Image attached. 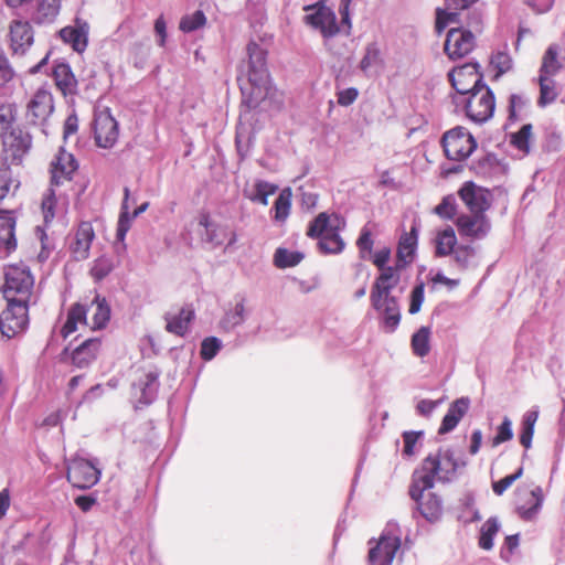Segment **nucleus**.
<instances>
[{"label":"nucleus","mask_w":565,"mask_h":565,"mask_svg":"<svg viewBox=\"0 0 565 565\" xmlns=\"http://www.w3.org/2000/svg\"><path fill=\"white\" fill-rule=\"evenodd\" d=\"M248 62L245 75L237 77L242 93V104L248 109L257 108L270 90L269 73L266 65V51L257 43L247 45Z\"/></svg>","instance_id":"f257e3e1"},{"label":"nucleus","mask_w":565,"mask_h":565,"mask_svg":"<svg viewBox=\"0 0 565 565\" xmlns=\"http://www.w3.org/2000/svg\"><path fill=\"white\" fill-rule=\"evenodd\" d=\"M345 227V220L337 213H319L307 227L306 235L318 239V249L321 254H340L345 247V242L340 233Z\"/></svg>","instance_id":"f03ea898"},{"label":"nucleus","mask_w":565,"mask_h":565,"mask_svg":"<svg viewBox=\"0 0 565 565\" xmlns=\"http://www.w3.org/2000/svg\"><path fill=\"white\" fill-rule=\"evenodd\" d=\"M456 469L457 461L450 449H439L436 452L429 454L423 460L420 469L416 470L413 475L415 479V491H419V488L431 489L435 483V478L441 481L449 480Z\"/></svg>","instance_id":"7ed1b4c3"},{"label":"nucleus","mask_w":565,"mask_h":565,"mask_svg":"<svg viewBox=\"0 0 565 565\" xmlns=\"http://www.w3.org/2000/svg\"><path fill=\"white\" fill-rule=\"evenodd\" d=\"M1 289L7 302L30 306L34 298V276L25 265H9L4 271V282Z\"/></svg>","instance_id":"20e7f679"},{"label":"nucleus","mask_w":565,"mask_h":565,"mask_svg":"<svg viewBox=\"0 0 565 565\" xmlns=\"http://www.w3.org/2000/svg\"><path fill=\"white\" fill-rule=\"evenodd\" d=\"M440 143L446 158L452 161L466 160L477 148L475 137L462 126L445 131Z\"/></svg>","instance_id":"39448f33"},{"label":"nucleus","mask_w":565,"mask_h":565,"mask_svg":"<svg viewBox=\"0 0 565 565\" xmlns=\"http://www.w3.org/2000/svg\"><path fill=\"white\" fill-rule=\"evenodd\" d=\"M1 139V163L10 166H21L24 158L32 148V136L30 132L23 130L21 127L11 129L10 134H7Z\"/></svg>","instance_id":"423d86ee"},{"label":"nucleus","mask_w":565,"mask_h":565,"mask_svg":"<svg viewBox=\"0 0 565 565\" xmlns=\"http://www.w3.org/2000/svg\"><path fill=\"white\" fill-rule=\"evenodd\" d=\"M495 98L484 84L469 94L465 100L466 115L476 122H484L492 117Z\"/></svg>","instance_id":"0eeeda50"},{"label":"nucleus","mask_w":565,"mask_h":565,"mask_svg":"<svg viewBox=\"0 0 565 565\" xmlns=\"http://www.w3.org/2000/svg\"><path fill=\"white\" fill-rule=\"evenodd\" d=\"M545 500L542 487L529 488L520 486L514 491L515 513L523 521H532L536 518Z\"/></svg>","instance_id":"6e6552de"},{"label":"nucleus","mask_w":565,"mask_h":565,"mask_svg":"<svg viewBox=\"0 0 565 565\" xmlns=\"http://www.w3.org/2000/svg\"><path fill=\"white\" fill-rule=\"evenodd\" d=\"M199 225L204 228L201 234V239L212 248H216L226 243V248L233 246L237 242V234L235 231H230L227 226L215 223L212 221L211 215L206 211H202L198 217Z\"/></svg>","instance_id":"1a4fd4ad"},{"label":"nucleus","mask_w":565,"mask_h":565,"mask_svg":"<svg viewBox=\"0 0 565 565\" xmlns=\"http://www.w3.org/2000/svg\"><path fill=\"white\" fill-rule=\"evenodd\" d=\"M54 111V98L45 88L36 89L25 105V119L30 125L42 126Z\"/></svg>","instance_id":"9d476101"},{"label":"nucleus","mask_w":565,"mask_h":565,"mask_svg":"<svg viewBox=\"0 0 565 565\" xmlns=\"http://www.w3.org/2000/svg\"><path fill=\"white\" fill-rule=\"evenodd\" d=\"M29 324V305L8 302L0 313V332L11 339L22 333Z\"/></svg>","instance_id":"9b49d317"},{"label":"nucleus","mask_w":565,"mask_h":565,"mask_svg":"<svg viewBox=\"0 0 565 565\" xmlns=\"http://www.w3.org/2000/svg\"><path fill=\"white\" fill-rule=\"evenodd\" d=\"M311 13L305 17L308 25L320 31L323 38H332L340 31L333 10L321 2L305 7Z\"/></svg>","instance_id":"f8f14e48"},{"label":"nucleus","mask_w":565,"mask_h":565,"mask_svg":"<svg viewBox=\"0 0 565 565\" xmlns=\"http://www.w3.org/2000/svg\"><path fill=\"white\" fill-rule=\"evenodd\" d=\"M99 470L87 459L73 458L67 466L66 478L78 489H89L99 480Z\"/></svg>","instance_id":"ddd939ff"},{"label":"nucleus","mask_w":565,"mask_h":565,"mask_svg":"<svg viewBox=\"0 0 565 565\" xmlns=\"http://www.w3.org/2000/svg\"><path fill=\"white\" fill-rule=\"evenodd\" d=\"M451 86L460 95L470 94L475 89L481 87L482 74L475 63H466L459 67L454 68L448 74Z\"/></svg>","instance_id":"4468645a"},{"label":"nucleus","mask_w":565,"mask_h":565,"mask_svg":"<svg viewBox=\"0 0 565 565\" xmlns=\"http://www.w3.org/2000/svg\"><path fill=\"white\" fill-rule=\"evenodd\" d=\"M475 46L476 36L471 31L463 28H451L447 32L444 50L450 60L467 56Z\"/></svg>","instance_id":"2eb2a0df"},{"label":"nucleus","mask_w":565,"mask_h":565,"mask_svg":"<svg viewBox=\"0 0 565 565\" xmlns=\"http://www.w3.org/2000/svg\"><path fill=\"white\" fill-rule=\"evenodd\" d=\"M93 129L95 142L99 148H113L118 140V122L109 110H102L95 115Z\"/></svg>","instance_id":"dca6fc26"},{"label":"nucleus","mask_w":565,"mask_h":565,"mask_svg":"<svg viewBox=\"0 0 565 565\" xmlns=\"http://www.w3.org/2000/svg\"><path fill=\"white\" fill-rule=\"evenodd\" d=\"M9 47L13 56L24 55L34 42V31L26 20L14 19L9 24Z\"/></svg>","instance_id":"f3484780"},{"label":"nucleus","mask_w":565,"mask_h":565,"mask_svg":"<svg viewBox=\"0 0 565 565\" xmlns=\"http://www.w3.org/2000/svg\"><path fill=\"white\" fill-rule=\"evenodd\" d=\"M78 169L75 157L65 149L60 148L50 164L51 185H61L70 182Z\"/></svg>","instance_id":"a211bd4d"},{"label":"nucleus","mask_w":565,"mask_h":565,"mask_svg":"<svg viewBox=\"0 0 565 565\" xmlns=\"http://www.w3.org/2000/svg\"><path fill=\"white\" fill-rule=\"evenodd\" d=\"M427 489L419 488L415 491V479L413 478L409 487V495L417 503L420 514L429 522L437 521L443 514V502L440 498L433 492L425 493Z\"/></svg>","instance_id":"6ab92c4d"},{"label":"nucleus","mask_w":565,"mask_h":565,"mask_svg":"<svg viewBox=\"0 0 565 565\" xmlns=\"http://www.w3.org/2000/svg\"><path fill=\"white\" fill-rule=\"evenodd\" d=\"M458 195L472 214L486 213L490 207L489 191L472 181L465 182Z\"/></svg>","instance_id":"aec40b11"},{"label":"nucleus","mask_w":565,"mask_h":565,"mask_svg":"<svg viewBox=\"0 0 565 565\" xmlns=\"http://www.w3.org/2000/svg\"><path fill=\"white\" fill-rule=\"evenodd\" d=\"M94 238L95 232L92 223H79L68 243V249L75 260H84L88 258Z\"/></svg>","instance_id":"412c9836"},{"label":"nucleus","mask_w":565,"mask_h":565,"mask_svg":"<svg viewBox=\"0 0 565 565\" xmlns=\"http://www.w3.org/2000/svg\"><path fill=\"white\" fill-rule=\"evenodd\" d=\"M456 225L461 236L483 238L490 231V223L484 213L462 214L457 217Z\"/></svg>","instance_id":"4be33fe9"},{"label":"nucleus","mask_w":565,"mask_h":565,"mask_svg":"<svg viewBox=\"0 0 565 565\" xmlns=\"http://www.w3.org/2000/svg\"><path fill=\"white\" fill-rule=\"evenodd\" d=\"M399 546L398 537L381 536L376 545L369 551L370 565H391Z\"/></svg>","instance_id":"5701e85b"},{"label":"nucleus","mask_w":565,"mask_h":565,"mask_svg":"<svg viewBox=\"0 0 565 565\" xmlns=\"http://www.w3.org/2000/svg\"><path fill=\"white\" fill-rule=\"evenodd\" d=\"M398 267H387L376 277L370 294L371 302H379L382 298L392 297V290L399 282Z\"/></svg>","instance_id":"b1692460"},{"label":"nucleus","mask_w":565,"mask_h":565,"mask_svg":"<svg viewBox=\"0 0 565 565\" xmlns=\"http://www.w3.org/2000/svg\"><path fill=\"white\" fill-rule=\"evenodd\" d=\"M372 307L382 316L386 332H394L401 322V310L396 297H386L379 302H371Z\"/></svg>","instance_id":"393cba45"},{"label":"nucleus","mask_w":565,"mask_h":565,"mask_svg":"<svg viewBox=\"0 0 565 565\" xmlns=\"http://www.w3.org/2000/svg\"><path fill=\"white\" fill-rule=\"evenodd\" d=\"M17 220L9 211L0 212V253L10 255L18 247Z\"/></svg>","instance_id":"a878e982"},{"label":"nucleus","mask_w":565,"mask_h":565,"mask_svg":"<svg viewBox=\"0 0 565 565\" xmlns=\"http://www.w3.org/2000/svg\"><path fill=\"white\" fill-rule=\"evenodd\" d=\"M102 350V340L90 338L82 342L71 352V361L78 369L90 365L98 356Z\"/></svg>","instance_id":"bb28decb"},{"label":"nucleus","mask_w":565,"mask_h":565,"mask_svg":"<svg viewBox=\"0 0 565 565\" xmlns=\"http://www.w3.org/2000/svg\"><path fill=\"white\" fill-rule=\"evenodd\" d=\"M478 0H446V9L438 8L436 10L435 28L438 33H441L445 28L458 21V11L469 8Z\"/></svg>","instance_id":"cd10ccee"},{"label":"nucleus","mask_w":565,"mask_h":565,"mask_svg":"<svg viewBox=\"0 0 565 565\" xmlns=\"http://www.w3.org/2000/svg\"><path fill=\"white\" fill-rule=\"evenodd\" d=\"M417 241L418 231L416 225H413L409 232H405L401 235L396 250L397 267H404L413 262L417 248Z\"/></svg>","instance_id":"c85d7f7f"},{"label":"nucleus","mask_w":565,"mask_h":565,"mask_svg":"<svg viewBox=\"0 0 565 565\" xmlns=\"http://www.w3.org/2000/svg\"><path fill=\"white\" fill-rule=\"evenodd\" d=\"M89 309L86 305L81 302L73 303L67 310L66 321L61 328V335L66 339L78 330V326H85L89 328L88 322Z\"/></svg>","instance_id":"c756f323"},{"label":"nucleus","mask_w":565,"mask_h":565,"mask_svg":"<svg viewBox=\"0 0 565 565\" xmlns=\"http://www.w3.org/2000/svg\"><path fill=\"white\" fill-rule=\"evenodd\" d=\"M194 317L195 313L191 306L182 307L178 313H167L164 316L167 322L166 330L169 333L184 337Z\"/></svg>","instance_id":"7c9ffc66"},{"label":"nucleus","mask_w":565,"mask_h":565,"mask_svg":"<svg viewBox=\"0 0 565 565\" xmlns=\"http://www.w3.org/2000/svg\"><path fill=\"white\" fill-rule=\"evenodd\" d=\"M86 308L89 309L90 313V317H88L89 329H104L110 320V307L106 298L97 294L90 303L86 305Z\"/></svg>","instance_id":"2f4dec72"},{"label":"nucleus","mask_w":565,"mask_h":565,"mask_svg":"<svg viewBox=\"0 0 565 565\" xmlns=\"http://www.w3.org/2000/svg\"><path fill=\"white\" fill-rule=\"evenodd\" d=\"M53 79L57 89L63 96L74 95L77 93L78 82L66 63H60L53 68Z\"/></svg>","instance_id":"473e14b6"},{"label":"nucleus","mask_w":565,"mask_h":565,"mask_svg":"<svg viewBox=\"0 0 565 565\" xmlns=\"http://www.w3.org/2000/svg\"><path fill=\"white\" fill-rule=\"evenodd\" d=\"M129 194H130L129 189L125 188L124 189V201L121 204V212L119 215L118 228H117V237L119 239H124L127 231L129 230L130 221L132 218H136L137 216H139L141 213H143L149 206V202H145L140 206H138L130 215L129 214V205H128Z\"/></svg>","instance_id":"72a5a7b5"},{"label":"nucleus","mask_w":565,"mask_h":565,"mask_svg":"<svg viewBox=\"0 0 565 565\" xmlns=\"http://www.w3.org/2000/svg\"><path fill=\"white\" fill-rule=\"evenodd\" d=\"M559 53L561 49L557 44H551L546 49L542 56L539 75L553 77L563 68Z\"/></svg>","instance_id":"f704fd0d"},{"label":"nucleus","mask_w":565,"mask_h":565,"mask_svg":"<svg viewBox=\"0 0 565 565\" xmlns=\"http://www.w3.org/2000/svg\"><path fill=\"white\" fill-rule=\"evenodd\" d=\"M539 419V411L530 409L527 411L522 418L521 423V433H520V444L527 450L532 446V439L534 435V427Z\"/></svg>","instance_id":"c9c22d12"},{"label":"nucleus","mask_w":565,"mask_h":565,"mask_svg":"<svg viewBox=\"0 0 565 565\" xmlns=\"http://www.w3.org/2000/svg\"><path fill=\"white\" fill-rule=\"evenodd\" d=\"M413 353L418 358H424L430 352V329L420 327L411 339Z\"/></svg>","instance_id":"e433bc0d"},{"label":"nucleus","mask_w":565,"mask_h":565,"mask_svg":"<svg viewBox=\"0 0 565 565\" xmlns=\"http://www.w3.org/2000/svg\"><path fill=\"white\" fill-rule=\"evenodd\" d=\"M305 255L301 252L289 250L285 247H278L274 254V265L279 269L295 267L302 262Z\"/></svg>","instance_id":"4c0bfd02"},{"label":"nucleus","mask_w":565,"mask_h":565,"mask_svg":"<svg viewBox=\"0 0 565 565\" xmlns=\"http://www.w3.org/2000/svg\"><path fill=\"white\" fill-rule=\"evenodd\" d=\"M457 237L452 227H447L439 232L436 237V256L444 257L455 250Z\"/></svg>","instance_id":"58836bf2"},{"label":"nucleus","mask_w":565,"mask_h":565,"mask_svg":"<svg viewBox=\"0 0 565 565\" xmlns=\"http://www.w3.org/2000/svg\"><path fill=\"white\" fill-rule=\"evenodd\" d=\"M292 193L289 188L284 189L274 203V220L277 223H285L291 210Z\"/></svg>","instance_id":"ea45409f"},{"label":"nucleus","mask_w":565,"mask_h":565,"mask_svg":"<svg viewBox=\"0 0 565 565\" xmlns=\"http://www.w3.org/2000/svg\"><path fill=\"white\" fill-rule=\"evenodd\" d=\"M17 106L14 103H0V137L10 134L11 129H15Z\"/></svg>","instance_id":"a19ab883"},{"label":"nucleus","mask_w":565,"mask_h":565,"mask_svg":"<svg viewBox=\"0 0 565 565\" xmlns=\"http://www.w3.org/2000/svg\"><path fill=\"white\" fill-rule=\"evenodd\" d=\"M500 531V523L498 518H489L480 529L479 546L482 550L489 551L493 547V539Z\"/></svg>","instance_id":"79ce46f5"},{"label":"nucleus","mask_w":565,"mask_h":565,"mask_svg":"<svg viewBox=\"0 0 565 565\" xmlns=\"http://www.w3.org/2000/svg\"><path fill=\"white\" fill-rule=\"evenodd\" d=\"M60 8V0H40L35 12V21L38 23L52 22L57 17Z\"/></svg>","instance_id":"37998d69"},{"label":"nucleus","mask_w":565,"mask_h":565,"mask_svg":"<svg viewBox=\"0 0 565 565\" xmlns=\"http://www.w3.org/2000/svg\"><path fill=\"white\" fill-rule=\"evenodd\" d=\"M63 42L71 44L76 52H83L86 49L87 41L85 34L76 28L65 26L60 31Z\"/></svg>","instance_id":"c03bdc74"},{"label":"nucleus","mask_w":565,"mask_h":565,"mask_svg":"<svg viewBox=\"0 0 565 565\" xmlns=\"http://www.w3.org/2000/svg\"><path fill=\"white\" fill-rule=\"evenodd\" d=\"M539 84H540L539 105L546 106L547 104L553 103L558 96L555 81L550 76L539 75Z\"/></svg>","instance_id":"a18cd8bd"},{"label":"nucleus","mask_w":565,"mask_h":565,"mask_svg":"<svg viewBox=\"0 0 565 565\" xmlns=\"http://www.w3.org/2000/svg\"><path fill=\"white\" fill-rule=\"evenodd\" d=\"M56 204L57 199L55 191L53 188H50L44 192L41 202V211L43 214L44 223L46 225L50 224L55 217Z\"/></svg>","instance_id":"49530a36"},{"label":"nucleus","mask_w":565,"mask_h":565,"mask_svg":"<svg viewBox=\"0 0 565 565\" xmlns=\"http://www.w3.org/2000/svg\"><path fill=\"white\" fill-rule=\"evenodd\" d=\"M532 138V125H523L519 131L511 135V145L524 154L530 152V140Z\"/></svg>","instance_id":"de8ad7c7"},{"label":"nucleus","mask_w":565,"mask_h":565,"mask_svg":"<svg viewBox=\"0 0 565 565\" xmlns=\"http://www.w3.org/2000/svg\"><path fill=\"white\" fill-rule=\"evenodd\" d=\"M255 193L249 195L248 199L253 202H258L263 205L268 204V196L273 195L277 191V185L271 184L264 180H257L255 182Z\"/></svg>","instance_id":"09e8293b"},{"label":"nucleus","mask_w":565,"mask_h":565,"mask_svg":"<svg viewBox=\"0 0 565 565\" xmlns=\"http://www.w3.org/2000/svg\"><path fill=\"white\" fill-rule=\"evenodd\" d=\"M113 268V260L109 257L102 256L94 260L89 274L95 281H100L111 273Z\"/></svg>","instance_id":"8fccbe9b"},{"label":"nucleus","mask_w":565,"mask_h":565,"mask_svg":"<svg viewBox=\"0 0 565 565\" xmlns=\"http://www.w3.org/2000/svg\"><path fill=\"white\" fill-rule=\"evenodd\" d=\"M206 22L205 14L201 10H196L192 14L184 15L180 21V30L183 32H192L201 26H203Z\"/></svg>","instance_id":"3c124183"},{"label":"nucleus","mask_w":565,"mask_h":565,"mask_svg":"<svg viewBox=\"0 0 565 565\" xmlns=\"http://www.w3.org/2000/svg\"><path fill=\"white\" fill-rule=\"evenodd\" d=\"M523 467H519L514 473L508 475L504 478L492 482V491L497 495H502L518 479L523 476Z\"/></svg>","instance_id":"603ef678"},{"label":"nucleus","mask_w":565,"mask_h":565,"mask_svg":"<svg viewBox=\"0 0 565 565\" xmlns=\"http://www.w3.org/2000/svg\"><path fill=\"white\" fill-rule=\"evenodd\" d=\"M513 437L512 430V422L509 417H504L502 423L497 428V434L492 438L491 445L492 447H498L499 445L511 440Z\"/></svg>","instance_id":"864d4df0"},{"label":"nucleus","mask_w":565,"mask_h":565,"mask_svg":"<svg viewBox=\"0 0 565 565\" xmlns=\"http://www.w3.org/2000/svg\"><path fill=\"white\" fill-rule=\"evenodd\" d=\"M15 77V71L8 56L0 52V88L6 87Z\"/></svg>","instance_id":"5fc2aeb1"},{"label":"nucleus","mask_w":565,"mask_h":565,"mask_svg":"<svg viewBox=\"0 0 565 565\" xmlns=\"http://www.w3.org/2000/svg\"><path fill=\"white\" fill-rule=\"evenodd\" d=\"M12 184L13 179L10 167L0 162V201L9 195Z\"/></svg>","instance_id":"6e6d98bb"},{"label":"nucleus","mask_w":565,"mask_h":565,"mask_svg":"<svg viewBox=\"0 0 565 565\" xmlns=\"http://www.w3.org/2000/svg\"><path fill=\"white\" fill-rule=\"evenodd\" d=\"M221 348V343L217 338L210 337L205 338L201 343V358L205 361L212 360Z\"/></svg>","instance_id":"4d7b16f0"},{"label":"nucleus","mask_w":565,"mask_h":565,"mask_svg":"<svg viewBox=\"0 0 565 565\" xmlns=\"http://www.w3.org/2000/svg\"><path fill=\"white\" fill-rule=\"evenodd\" d=\"M423 431H404L403 433V443L404 447L402 454L406 458H411L415 454V446L422 437Z\"/></svg>","instance_id":"13d9d810"},{"label":"nucleus","mask_w":565,"mask_h":565,"mask_svg":"<svg viewBox=\"0 0 565 565\" xmlns=\"http://www.w3.org/2000/svg\"><path fill=\"white\" fill-rule=\"evenodd\" d=\"M454 259L458 266L466 269L469 266L470 259L475 255V249L471 246L462 245L457 247L454 252Z\"/></svg>","instance_id":"bf43d9fd"},{"label":"nucleus","mask_w":565,"mask_h":565,"mask_svg":"<svg viewBox=\"0 0 565 565\" xmlns=\"http://www.w3.org/2000/svg\"><path fill=\"white\" fill-rule=\"evenodd\" d=\"M424 292H425V286L424 284L416 285L414 289L411 292V302H409V313L415 315L417 313L422 305L424 302Z\"/></svg>","instance_id":"052dcab7"},{"label":"nucleus","mask_w":565,"mask_h":565,"mask_svg":"<svg viewBox=\"0 0 565 565\" xmlns=\"http://www.w3.org/2000/svg\"><path fill=\"white\" fill-rule=\"evenodd\" d=\"M380 50L375 44H369L363 58L361 60L360 67L362 71L369 70L371 66L380 61Z\"/></svg>","instance_id":"680f3d73"},{"label":"nucleus","mask_w":565,"mask_h":565,"mask_svg":"<svg viewBox=\"0 0 565 565\" xmlns=\"http://www.w3.org/2000/svg\"><path fill=\"white\" fill-rule=\"evenodd\" d=\"M372 231L367 226H363L360 236L356 239V246L360 253H371L373 249L374 241L372 238Z\"/></svg>","instance_id":"e2e57ef3"},{"label":"nucleus","mask_w":565,"mask_h":565,"mask_svg":"<svg viewBox=\"0 0 565 565\" xmlns=\"http://www.w3.org/2000/svg\"><path fill=\"white\" fill-rule=\"evenodd\" d=\"M491 65L498 71L497 75L508 72L511 67V58L504 52H497L491 56Z\"/></svg>","instance_id":"0e129e2a"},{"label":"nucleus","mask_w":565,"mask_h":565,"mask_svg":"<svg viewBox=\"0 0 565 565\" xmlns=\"http://www.w3.org/2000/svg\"><path fill=\"white\" fill-rule=\"evenodd\" d=\"M469 408V399L467 397H461L456 399L448 408L447 414L456 417L458 422L465 416Z\"/></svg>","instance_id":"69168bd1"},{"label":"nucleus","mask_w":565,"mask_h":565,"mask_svg":"<svg viewBox=\"0 0 565 565\" xmlns=\"http://www.w3.org/2000/svg\"><path fill=\"white\" fill-rule=\"evenodd\" d=\"M359 96V92L354 87H350L337 93L338 104L348 107L352 105Z\"/></svg>","instance_id":"338daca9"},{"label":"nucleus","mask_w":565,"mask_h":565,"mask_svg":"<svg viewBox=\"0 0 565 565\" xmlns=\"http://www.w3.org/2000/svg\"><path fill=\"white\" fill-rule=\"evenodd\" d=\"M435 213L444 218H452L456 214V207L454 203L445 198L443 201L435 207Z\"/></svg>","instance_id":"774afa93"}]
</instances>
